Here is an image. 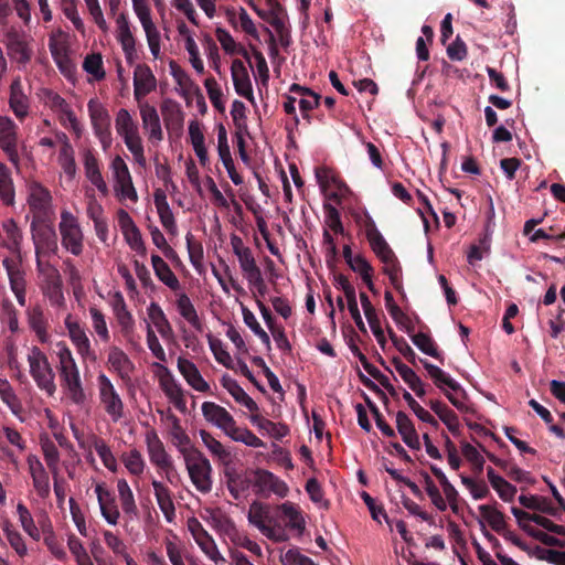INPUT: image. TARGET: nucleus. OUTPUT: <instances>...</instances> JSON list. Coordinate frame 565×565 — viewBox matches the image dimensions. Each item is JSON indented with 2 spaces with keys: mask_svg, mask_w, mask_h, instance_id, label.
<instances>
[{
  "mask_svg": "<svg viewBox=\"0 0 565 565\" xmlns=\"http://www.w3.org/2000/svg\"><path fill=\"white\" fill-rule=\"evenodd\" d=\"M183 456L190 479L198 491L209 493L212 490V466L209 459L195 447H182Z\"/></svg>",
  "mask_w": 565,
  "mask_h": 565,
  "instance_id": "nucleus-1",
  "label": "nucleus"
},
{
  "mask_svg": "<svg viewBox=\"0 0 565 565\" xmlns=\"http://www.w3.org/2000/svg\"><path fill=\"white\" fill-rule=\"evenodd\" d=\"M28 362L30 365V374L36 386L49 396H53L56 392V384L54 382L55 374L45 353L39 347L34 345L30 350Z\"/></svg>",
  "mask_w": 565,
  "mask_h": 565,
  "instance_id": "nucleus-2",
  "label": "nucleus"
},
{
  "mask_svg": "<svg viewBox=\"0 0 565 565\" xmlns=\"http://www.w3.org/2000/svg\"><path fill=\"white\" fill-rule=\"evenodd\" d=\"M58 230L62 236V245L75 256L83 253L84 235L77 218L67 210L61 212Z\"/></svg>",
  "mask_w": 565,
  "mask_h": 565,
  "instance_id": "nucleus-3",
  "label": "nucleus"
},
{
  "mask_svg": "<svg viewBox=\"0 0 565 565\" xmlns=\"http://www.w3.org/2000/svg\"><path fill=\"white\" fill-rule=\"evenodd\" d=\"M44 222L45 221L32 220L30 226L39 268L41 267V255L55 254L58 249L55 230Z\"/></svg>",
  "mask_w": 565,
  "mask_h": 565,
  "instance_id": "nucleus-4",
  "label": "nucleus"
},
{
  "mask_svg": "<svg viewBox=\"0 0 565 565\" xmlns=\"http://www.w3.org/2000/svg\"><path fill=\"white\" fill-rule=\"evenodd\" d=\"M97 383L99 398L104 404L106 413L114 422H118L124 416V403L119 394L115 390L111 381L104 373L97 376Z\"/></svg>",
  "mask_w": 565,
  "mask_h": 565,
  "instance_id": "nucleus-5",
  "label": "nucleus"
},
{
  "mask_svg": "<svg viewBox=\"0 0 565 565\" xmlns=\"http://www.w3.org/2000/svg\"><path fill=\"white\" fill-rule=\"evenodd\" d=\"M87 107L94 132L104 150H106L111 145L110 116L108 110L94 99L88 102Z\"/></svg>",
  "mask_w": 565,
  "mask_h": 565,
  "instance_id": "nucleus-6",
  "label": "nucleus"
},
{
  "mask_svg": "<svg viewBox=\"0 0 565 565\" xmlns=\"http://www.w3.org/2000/svg\"><path fill=\"white\" fill-rule=\"evenodd\" d=\"M29 190L28 203L33 213V220L45 221L52 203L50 191L39 182H32Z\"/></svg>",
  "mask_w": 565,
  "mask_h": 565,
  "instance_id": "nucleus-7",
  "label": "nucleus"
},
{
  "mask_svg": "<svg viewBox=\"0 0 565 565\" xmlns=\"http://www.w3.org/2000/svg\"><path fill=\"white\" fill-rule=\"evenodd\" d=\"M188 524L195 542L204 552V554L209 556L210 559H212L216 565L225 563V558L218 552L213 537L203 527L201 522L198 519L192 518L189 520Z\"/></svg>",
  "mask_w": 565,
  "mask_h": 565,
  "instance_id": "nucleus-8",
  "label": "nucleus"
},
{
  "mask_svg": "<svg viewBox=\"0 0 565 565\" xmlns=\"http://www.w3.org/2000/svg\"><path fill=\"white\" fill-rule=\"evenodd\" d=\"M18 126L9 118H0V148L15 167H19L20 157L17 149Z\"/></svg>",
  "mask_w": 565,
  "mask_h": 565,
  "instance_id": "nucleus-9",
  "label": "nucleus"
},
{
  "mask_svg": "<svg viewBox=\"0 0 565 565\" xmlns=\"http://www.w3.org/2000/svg\"><path fill=\"white\" fill-rule=\"evenodd\" d=\"M146 443L150 461L159 469L166 471L167 479L172 482V479H170V472L173 470L171 457L166 451L162 441L154 430L147 433Z\"/></svg>",
  "mask_w": 565,
  "mask_h": 565,
  "instance_id": "nucleus-10",
  "label": "nucleus"
},
{
  "mask_svg": "<svg viewBox=\"0 0 565 565\" xmlns=\"http://www.w3.org/2000/svg\"><path fill=\"white\" fill-rule=\"evenodd\" d=\"M65 327L68 331L70 339L76 347L77 353L83 359H90L92 361H95L96 355L90 349V341L84 328L77 321H72L71 316L65 319Z\"/></svg>",
  "mask_w": 565,
  "mask_h": 565,
  "instance_id": "nucleus-11",
  "label": "nucleus"
},
{
  "mask_svg": "<svg viewBox=\"0 0 565 565\" xmlns=\"http://www.w3.org/2000/svg\"><path fill=\"white\" fill-rule=\"evenodd\" d=\"M157 79L147 64H138L134 72V96L140 102L156 89Z\"/></svg>",
  "mask_w": 565,
  "mask_h": 565,
  "instance_id": "nucleus-12",
  "label": "nucleus"
},
{
  "mask_svg": "<svg viewBox=\"0 0 565 565\" xmlns=\"http://www.w3.org/2000/svg\"><path fill=\"white\" fill-rule=\"evenodd\" d=\"M231 73L235 92L254 104L253 86L244 63L238 58L234 60L232 62Z\"/></svg>",
  "mask_w": 565,
  "mask_h": 565,
  "instance_id": "nucleus-13",
  "label": "nucleus"
},
{
  "mask_svg": "<svg viewBox=\"0 0 565 565\" xmlns=\"http://www.w3.org/2000/svg\"><path fill=\"white\" fill-rule=\"evenodd\" d=\"M95 492L103 518L107 523L116 525L120 518V512L115 495L102 483L96 484Z\"/></svg>",
  "mask_w": 565,
  "mask_h": 565,
  "instance_id": "nucleus-14",
  "label": "nucleus"
},
{
  "mask_svg": "<svg viewBox=\"0 0 565 565\" xmlns=\"http://www.w3.org/2000/svg\"><path fill=\"white\" fill-rule=\"evenodd\" d=\"M365 234L372 250L381 260H387L395 255L370 215L366 216Z\"/></svg>",
  "mask_w": 565,
  "mask_h": 565,
  "instance_id": "nucleus-15",
  "label": "nucleus"
},
{
  "mask_svg": "<svg viewBox=\"0 0 565 565\" xmlns=\"http://www.w3.org/2000/svg\"><path fill=\"white\" fill-rule=\"evenodd\" d=\"M6 45L8 55L19 64L25 65L31 61L32 51L29 49L23 35L18 31L10 30L6 33Z\"/></svg>",
  "mask_w": 565,
  "mask_h": 565,
  "instance_id": "nucleus-16",
  "label": "nucleus"
},
{
  "mask_svg": "<svg viewBox=\"0 0 565 565\" xmlns=\"http://www.w3.org/2000/svg\"><path fill=\"white\" fill-rule=\"evenodd\" d=\"M202 414L207 422L221 428L225 434L235 424L234 417L224 407L213 402L202 404Z\"/></svg>",
  "mask_w": 565,
  "mask_h": 565,
  "instance_id": "nucleus-17",
  "label": "nucleus"
},
{
  "mask_svg": "<svg viewBox=\"0 0 565 565\" xmlns=\"http://www.w3.org/2000/svg\"><path fill=\"white\" fill-rule=\"evenodd\" d=\"M161 115L166 128L169 131L181 134L183 129L184 114L178 102L167 98L161 104Z\"/></svg>",
  "mask_w": 565,
  "mask_h": 565,
  "instance_id": "nucleus-18",
  "label": "nucleus"
},
{
  "mask_svg": "<svg viewBox=\"0 0 565 565\" xmlns=\"http://www.w3.org/2000/svg\"><path fill=\"white\" fill-rule=\"evenodd\" d=\"M117 23V40L121 44L126 60L129 64L134 62L136 54V41L130 30V23L125 13H120L116 20Z\"/></svg>",
  "mask_w": 565,
  "mask_h": 565,
  "instance_id": "nucleus-19",
  "label": "nucleus"
},
{
  "mask_svg": "<svg viewBox=\"0 0 565 565\" xmlns=\"http://www.w3.org/2000/svg\"><path fill=\"white\" fill-rule=\"evenodd\" d=\"M62 287L63 282L58 270L54 267H50L45 275V281L42 289L44 296L49 298L52 306L62 307L65 305Z\"/></svg>",
  "mask_w": 565,
  "mask_h": 565,
  "instance_id": "nucleus-20",
  "label": "nucleus"
},
{
  "mask_svg": "<svg viewBox=\"0 0 565 565\" xmlns=\"http://www.w3.org/2000/svg\"><path fill=\"white\" fill-rule=\"evenodd\" d=\"M109 367L124 381H130L135 365L129 356L118 347H110L107 356Z\"/></svg>",
  "mask_w": 565,
  "mask_h": 565,
  "instance_id": "nucleus-21",
  "label": "nucleus"
},
{
  "mask_svg": "<svg viewBox=\"0 0 565 565\" xmlns=\"http://www.w3.org/2000/svg\"><path fill=\"white\" fill-rule=\"evenodd\" d=\"M178 370L186 383L198 392L206 393L210 391L209 383L202 377L196 365L182 356L178 359Z\"/></svg>",
  "mask_w": 565,
  "mask_h": 565,
  "instance_id": "nucleus-22",
  "label": "nucleus"
},
{
  "mask_svg": "<svg viewBox=\"0 0 565 565\" xmlns=\"http://www.w3.org/2000/svg\"><path fill=\"white\" fill-rule=\"evenodd\" d=\"M2 230L6 237L1 241L0 245L7 248L10 253L18 258L21 257V244L23 234L17 222L13 218H8L2 223Z\"/></svg>",
  "mask_w": 565,
  "mask_h": 565,
  "instance_id": "nucleus-23",
  "label": "nucleus"
},
{
  "mask_svg": "<svg viewBox=\"0 0 565 565\" xmlns=\"http://www.w3.org/2000/svg\"><path fill=\"white\" fill-rule=\"evenodd\" d=\"M424 369L427 371L429 377L433 380L434 384L441 390L444 393L447 392L445 386H447L452 392H461L465 395V391L461 385L455 381L449 374L444 372L440 367L434 365L425 359H419Z\"/></svg>",
  "mask_w": 565,
  "mask_h": 565,
  "instance_id": "nucleus-24",
  "label": "nucleus"
},
{
  "mask_svg": "<svg viewBox=\"0 0 565 565\" xmlns=\"http://www.w3.org/2000/svg\"><path fill=\"white\" fill-rule=\"evenodd\" d=\"M9 105L18 119L23 120L29 114V99L23 92L20 77L12 81L10 85Z\"/></svg>",
  "mask_w": 565,
  "mask_h": 565,
  "instance_id": "nucleus-25",
  "label": "nucleus"
},
{
  "mask_svg": "<svg viewBox=\"0 0 565 565\" xmlns=\"http://www.w3.org/2000/svg\"><path fill=\"white\" fill-rule=\"evenodd\" d=\"M140 116L142 126L149 131V139L161 141L163 139V131L160 124V118L154 106L148 103L140 104Z\"/></svg>",
  "mask_w": 565,
  "mask_h": 565,
  "instance_id": "nucleus-26",
  "label": "nucleus"
},
{
  "mask_svg": "<svg viewBox=\"0 0 565 565\" xmlns=\"http://www.w3.org/2000/svg\"><path fill=\"white\" fill-rule=\"evenodd\" d=\"M396 428L399 433L403 441L412 449L419 450L420 449V441L418 434L415 429V426L408 415L403 412L398 411L396 413Z\"/></svg>",
  "mask_w": 565,
  "mask_h": 565,
  "instance_id": "nucleus-27",
  "label": "nucleus"
},
{
  "mask_svg": "<svg viewBox=\"0 0 565 565\" xmlns=\"http://www.w3.org/2000/svg\"><path fill=\"white\" fill-rule=\"evenodd\" d=\"M84 168L85 174L92 184H94L103 195H107L108 186L100 173L98 159L92 150H86L84 153Z\"/></svg>",
  "mask_w": 565,
  "mask_h": 565,
  "instance_id": "nucleus-28",
  "label": "nucleus"
},
{
  "mask_svg": "<svg viewBox=\"0 0 565 565\" xmlns=\"http://www.w3.org/2000/svg\"><path fill=\"white\" fill-rule=\"evenodd\" d=\"M428 405L431 411L439 417V419L447 426L449 431L454 436H459L460 423L457 414L439 399H430Z\"/></svg>",
  "mask_w": 565,
  "mask_h": 565,
  "instance_id": "nucleus-29",
  "label": "nucleus"
},
{
  "mask_svg": "<svg viewBox=\"0 0 565 565\" xmlns=\"http://www.w3.org/2000/svg\"><path fill=\"white\" fill-rule=\"evenodd\" d=\"M154 497L157 499V503L162 511L166 520L168 522H172L175 516V508L172 500V493L168 487H166L162 482L158 480H152L151 482Z\"/></svg>",
  "mask_w": 565,
  "mask_h": 565,
  "instance_id": "nucleus-30",
  "label": "nucleus"
},
{
  "mask_svg": "<svg viewBox=\"0 0 565 565\" xmlns=\"http://www.w3.org/2000/svg\"><path fill=\"white\" fill-rule=\"evenodd\" d=\"M151 264L156 276L162 284H164L173 291H177L181 288L178 277L159 255L153 254L151 256Z\"/></svg>",
  "mask_w": 565,
  "mask_h": 565,
  "instance_id": "nucleus-31",
  "label": "nucleus"
},
{
  "mask_svg": "<svg viewBox=\"0 0 565 565\" xmlns=\"http://www.w3.org/2000/svg\"><path fill=\"white\" fill-rule=\"evenodd\" d=\"M117 490L121 504V509L125 515L132 520L138 516V508L135 501L134 493L126 479H119L117 481Z\"/></svg>",
  "mask_w": 565,
  "mask_h": 565,
  "instance_id": "nucleus-32",
  "label": "nucleus"
},
{
  "mask_svg": "<svg viewBox=\"0 0 565 565\" xmlns=\"http://www.w3.org/2000/svg\"><path fill=\"white\" fill-rule=\"evenodd\" d=\"M147 312L149 319L154 324L162 338L170 339L173 337V329L163 310L157 302H151L147 308Z\"/></svg>",
  "mask_w": 565,
  "mask_h": 565,
  "instance_id": "nucleus-33",
  "label": "nucleus"
},
{
  "mask_svg": "<svg viewBox=\"0 0 565 565\" xmlns=\"http://www.w3.org/2000/svg\"><path fill=\"white\" fill-rule=\"evenodd\" d=\"M61 385L66 391L67 397L75 405H83L86 402V394L79 374L62 377Z\"/></svg>",
  "mask_w": 565,
  "mask_h": 565,
  "instance_id": "nucleus-34",
  "label": "nucleus"
},
{
  "mask_svg": "<svg viewBox=\"0 0 565 565\" xmlns=\"http://www.w3.org/2000/svg\"><path fill=\"white\" fill-rule=\"evenodd\" d=\"M60 138L63 140V143L58 153V163L66 175L74 178L77 169L74 157V149L64 132H61Z\"/></svg>",
  "mask_w": 565,
  "mask_h": 565,
  "instance_id": "nucleus-35",
  "label": "nucleus"
},
{
  "mask_svg": "<svg viewBox=\"0 0 565 565\" xmlns=\"http://www.w3.org/2000/svg\"><path fill=\"white\" fill-rule=\"evenodd\" d=\"M179 313L199 332H202L203 324L198 312L186 294H180L177 299Z\"/></svg>",
  "mask_w": 565,
  "mask_h": 565,
  "instance_id": "nucleus-36",
  "label": "nucleus"
},
{
  "mask_svg": "<svg viewBox=\"0 0 565 565\" xmlns=\"http://www.w3.org/2000/svg\"><path fill=\"white\" fill-rule=\"evenodd\" d=\"M40 446L47 468L53 477L58 476L60 451L47 435L40 437Z\"/></svg>",
  "mask_w": 565,
  "mask_h": 565,
  "instance_id": "nucleus-37",
  "label": "nucleus"
},
{
  "mask_svg": "<svg viewBox=\"0 0 565 565\" xmlns=\"http://www.w3.org/2000/svg\"><path fill=\"white\" fill-rule=\"evenodd\" d=\"M58 352V371H60V377H66L72 376L73 374H79V370L77 367V364L73 358L72 351L65 343H58L57 344Z\"/></svg>",
  "mask_w": 565,
  "mask_h": 565,
  "instance_id": "nucleus-38",
  "label": "nucleus"
},
{
  "mask_svg": "<svg viewBox=\"0 0 565 565\" xmlns=\"http://www.w3.org/2000/svg\"><path fill=\"white\" fill-rule=\"evenodd\" d=\"M413 343L425 354L430 355L438 360L440 363H444V354L438 350L436 342L431 339L430 335L424 332H418L416 334H409Z\"/></svg>",
  "mask_w": 565,
  "mask_h": 565,
  "instance_id": "nucleus-39",
  "label": "nucleus"
},
{
  "mask_svg": "<svg viewBox=\"0 0 565 565\" xmlns=\"http://www.w3.org/2000/svg\"><path fill=\"white\" fill-rule=\"evenodd\" d=\"M248 521L254 524L263 534H270L271 527L265 524L268 518V507L262 502L254 501L248 511Z\"/></svg>",
  "mask_w": 565,
  "mask_h": 565,
  "instance_id": "nucleus-40",
  "label": "nucleus"
},
{
  "mask_svg": "<svg viewBox=\"0 0 565 565\" xmlns=\"http://www.w3.org/2000/svg\"><path fill=\"white\" fill-rule=\"evenodd\" d=\"M2 265L8 274L12 292L25 290V280L23 273L19 268V262L6 257L2 262Z\"/></svg>",
  "mask_w": 565,
  "mask_h": 565,
  "instance_id": "nucleus-41",
  "label": "nucleus"
},
{
  "mask_svg": "<svg viewBox=\"0 0 565 565\" xmlns=\"http://www.w3.org/2000/svg\"><path fill=\"white\" fill-rule=\"evenodd\" d=\"M0 198L7 205L14 203V186L10 169L0 162Z\"/></svg>",
  "mask_w": 565,
  "mask_h": 565,
  "instance_id": "nucleus-42",
  "label": "nucleus"
},
{
  "mask_svg": "<svg viewBox=\"0 0 565 565\" xmlns=\"http://www.w3.org/2000/svg\"><path fill=\"white\" fill-rule=\"evenodd\" d=\"M479 511L488 524L491 526L493 531L497 533L502 532L505 529V515L499 511L495 507L481 504L479 505Z\"/></svg>",
  "mask_w": 565,
  "mask_h": 565,
  "instance_id": "nucleus-43",
  "label": "nucleus"
},
{
  "mask_svg": "<svg viewBox=\"0 0 565 565\" xmlns=\"http://www.w3.org/2000/svg\"><path fill=\"white\" fill-rule=\"evenodd\" d=\"M226 435L231 437L233 440L243 443L249 447H265V443L260 438H258L252 430H249L248 428L238 427L236 426V423Z\"/></svg>",
  "mask_w": 565,
  "mask_h": 565,
  "instance_id": "nucleus-44",
  "label": "nucleus"
},
{
  "mask_svg": "<svg viewBox=\"0 0 565 565\" xmlns=\"http://www.w3.org/2000/svg\"><path fill=\"white\" fill-rule=\"evenodd\" d=\"M225 476L227 478V489L236 500L239 499L242 492L247 491L250 487L252 480L246 476L232 471H226Z\"/></svg>",
  "mask_w": 565,
  "mask_h": 565,
  "instance_id": "nucleus-45",
  "label": "nucleus"
},
{
  "mask_svg": "<svg viewBox=\"0 0 565 565\" xmlns=\"http://www.w3.org/2000/svg\"><path fill=\"white\" fill-rule=\"evenodd\" d=\"M115 313L122 333L125 335L131 333L135 320L130 311L127 309L126 302L120 294H118V301L115 305Z\"/></svg>",
  "mask_w": 565,
  "mask_h": 565,
  "instance_id": "nucleus-46",
  "label": "nucleus"
},
{
  "mask_svg": "<svg viewBox=\"0 0 565 565\" xmlns=\"http://www.w3.org/2000/svg\"><path fill=\"white\" fill-rule=\"evenodd\" d=\"M92 446L102 459L104 466L110 471H116L117 461L106 441L95 435L92 437Z\"/></svg>",
  "mask_w": 565,
  "mask_h": 565,
  "instance_id": "nucleus-47",
  "label": "nucleus"
},
{
  "mask_svg": "<svg viewBox=\"0 0 565 565\" xmlns=\"http://www.w3.org/2000/svg\"><path fill=\"white\" fill-rule=\"evenodd\" d=\"M282 515L288 520L287 526L292 530L302 532L305 530V519L298 508L291 502H285L278 507Z\"/></svg>",
  "mask_w": 565,
  "mask_h": 565,
  "instance_id": "nucleus-48",
  "label": "nucleus"
},
{
  "mask_svg": "<svg viewBox=\"0 0 565 565\" xmlns=\"http://www.w3.org/2000/svg\"><path fill=\"white\" fill-rule=\"evenodd\" d=\"M519 502L526 509L541 511L553 516L557 515V510L551 507V504L541 497L521 494L519 497Z\"/></svg>",
  "mask_w": 565,
  "mask_h": 565,
  "instance_id": "nucleus-49",
  "label": "nucleus"
},
{
  "mask_svg": "<svg viewBox=\"0 0 565 565\" xmlns=\"http://www.w3.org/2000/svg\"><path fill=\"white\" fill-rule=\"evenodd\" d=\"M115 127L117 132L121 137L127 135H134L138 131L137 122L132 119L129 111L125 108L118 110L115 119Z\"/></svg>",
  "mask_w": 565,
  "mask_h": 565,
  "instance_id": "nucleus-50",
  "label": "nucleus"
},
{
  "mask_svg": "<svg viewBox=\"0 0 565 565\" xmlns=\"http://www.w3.org/2000/svg\"><path fill=\"white\" fill-rule=\"evenodd\" d=\"M125 145L128 150L132 153L135 161L141 167L145 168L147 160L143 153V146L141 137L139 136V131L134 135L124 136Z\"/></svg>",
  "mask_w": 565,
  "mask_h": 565,
  "instance_id": "nucleus-51",
  "label": "nucleus"
},
{
  "mask_svg": "<svg viewBox=\"0 0 565 565\" xmlns=\"http://www.w3.org/2000/svg\"><path fill=\"white\" fill-rule=\"evenodd\" d=\"M403 398L409 406V408L414 412V414L424 423L429 424L434 428H438V420L425 408H423L412 396L409 392L403 390Z\"/></svg>",
  "mask_w": 565,
  "mask_h": 565,
  "instance_id": "nucleus-52",
  "label": "nucleus"
},
{
  "mask_svg": "<svg viewBox=\"0 0 565 565\" xmlns=\"http://www.w3.org/2000/svg\"><path fill=\"white\" fill-rule=\"evenodd\" d=\"M250 419L259 429L266 430L276 438H281L288 433L286 425L276 424L260 415H252Z\"/></svg>",
  "mask_w": 565,
  "mask_h": 565,
  "instance_id": "nucleus-53",
  "label": "nucleus"
},
{
  "mask_svg": "<svg viewBox=\"0 0 565 565\" xmlns=\"http://www.w3.org/2000/svg\"><path fill=\"white\" fill-rule=\"evenodd\" d=\"M159 366L163 371V373L160 375V379H159L160 386H161L162 391L164 392V394L167 395V397L169 399H171L172 397L177 396V394L182 392L183 388L174 380L173 375L171 374V372L169 371L168 367H166L163 365H159Z\"/></svg>",
  "mask_w": 565,
  "mask_h": 565,
  "instance_id": "nucleus-54",
  "label": "nucleus"
},
{
  "mask_svg": "<svg viewBox=\"0 0 565 565\" xmlns=\"http://www.w3.org/2000/svg\"><path fill=\"white\" fill-rule=\"evenodd\" d=\"M83 68L90 75L94 76L96 81H102L105 78V71L103 67V58L99 53L88 54L84 62Z\"/></svg>",
  "mask_w": 565,
  "mask_h": 565,
  "instance_id": "nucleus-55",
  "label": "nucleus"
},
{
  "mask_svg": "<svg viewBox=\"0 0 565 565\" xmlns=\"http://www.w3.org/2000/svg\"><path fill=\"white\" fill-rule=\"evenodd\" d=\"M49 49L58 68L62 72H65L71 64L66 47L63 44L57 43V41L52 36L49 41Z\"/></svg>",
  "mask_w": 565,
  "mask_h": 565,
  "instance_id": "nucleus-56",
  "label": "nucleus"
},
{
  "mask_svg": "<svg viewBox=\"0 0 565 565\" xmlns=\"http://www.w3.org/2000/svg\"><path fill=\"white\" fill-rule=\"evenodd\" d=\"M209 520L213 527L225 534H230L235 530L233 520L220 510H211Z\"/></svg>",
  "mask_w": 565,
  "mask_h": 565,
  "instance_id": "nucleus-57",
  "label": "nucleus"
},
{
  "mask_svg": "<svg viewBox=\"0 0 565 565\" xmlns=\"http://www.w3.org/2000/svg\"><path fill=\"white\" fill-rule=\"evenodd\" d=\"M125 467L131 475L140 476L145 469V460L137 449L130 450L122 458Z\"/></svg>",
  "mask_w": 565,
  "mask_h": 565,
  "instance_id": "nucleus-58",
  "label": "nucleus"
},
{
  "mask_svg": "<svg viewBox=\"0 0 565 565\" xmlns=\"http://www.w3.org/2000/svg\"><path fill=\"white\" fill-rule=\"evenodd\" d=\"M89 313L93 320V328L95 332L104 342L109 341L110 335L103 312L96 307H90Z\"/></svg>",
  "mask_w": 565,
  "mask_h": 565,
  "instance_id": "nucleus-59",
  "label": "nucleus"
},
{
  "mask_svg": "<svg viewBox=\"0 0 565 565\" xmlns=\"http://www.w3.org/2000/svg\"><path fill=\"white\" fill-rule=\"evenodd\" d=\"M111 169L116 184L132 182L128 166L120 156L113 159Z\"/></svg>",
  "mask_w": 565,
  "mask_h": 565,
  "instance_id": "nucleus-60",
  "label": "nucleus"
},
{
  "mask_svg": "<svg viewBox=\"0 0 565 565\" xmlns=\"http://www.w3.org/2000/svg\"><path fill=\"white\" fill-rule=\"evenodd\" d=\"M523 531H525L530 536L540 541L544 545L553 547H565V543L562 540L553 535H550L541 530H537L533 526H523Z\"/></svg>",
  "mask_w": 565,
  "mask_h": 565,
  "instance_id": "nucleus-61",
  "label": "nucleus"
},
{
  "mask_svg": "<svg viewBox=\"0 0 565 565\" xmlns=\"http://www.w3.org/2000/svg\"><path fill=\"white\" fill-rule=\"evenodd\" d=\"M323 209L326 212V223L335 234H343L344 227L341 222V216L335 206L330 203H324Z\"/></svg>",
  "mask_w": 565,
  "mask_h": 565,
  "instance_id": "nucleus-62",
  "label": "nucleus"
},
{
  "mask_svg": "<svg viewBox=\"0 0 565 565\" xmlns=\"http://www.w3.org/2000/svg\"><path fill=\"white\" fill-rule=\"evenodd\" d=\"M360 300H361V306L363 308L365 318L370 324L371 330L381 328V321L379 319L376 310L365 292H363V291L360 292Z\"/></svg>",
  "mask_w": 565,
  "mask_h": 565,
  "instance_id": "nucleus-63",
  "label": "nucleus"
},
{
  "mask_svg": "<svg viewBox=\"0 0 565 565\" xmlns=\"http://www.w3.org/2000/svg\"><path fill=\"white\" fill-rule=\"evenodd\" d=\"M186 248L191 264L196 267L200 266L203 260V246L200 242L195 241L191 233L185 236Z\"/></svg>",
  "mask_w": 565,
  "mask_h": 565,
  "instance_id": "nucleus-64",
  "label": "nucleus"
}]
</instances>
